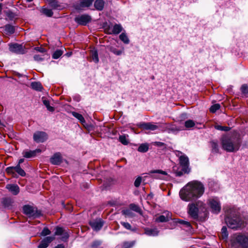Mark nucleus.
<instances>
[{"mask_svg": "<svg viewBox=\"0 0 248 248\" xmlns=\"http://www.w3.org/2000/svg\"><path fill=\"white\" fill-rule=\"evenodd\" d=\"M204 192L203 184L198 181L188 183L179 192L181 199L188 202L201 197Z\"/></svg>", "mask_w": 248, "mask_h": 248, "instance_id": "1", "label": "nucleus"}, {"mask_svg": "<svg viewBox=\"0 0 248 248\" xmlns=\"http://www.w3.org/2000/svg\"><path fill=\"white\" fill-rule=\"evenodd\" d=\"M222 148L227 152L233 153L238 151L242 144L240 134L233 131L223 135L220 139Z\"/></svg>", "mask_w": 248, "mask_h": 248, "instance_id": "2", "label": "nucleus"}, {"mask_svg": "<svg viewBox=\"0 0 248 248\" xmlns=\"http://www.w3.org/2000/svg\"><path fill=\"white\" fill-rule=\"evenodd\" d=\"M224 210L225 221L228 226L232 229L241 228L243 222L240 217V209L234 206H228Z\"/></svg>", "mask_w": 248, "mask_h": 248, "instance_id": "3", "label": "nucleus"}, {"mask_svg": "<svg viewBox=\"0 0 248 248\" xmlns=\"http://www.w3.org/2000/svg\"><path fill=\"white\" fill-rule=\"evenodd\" d=\"M206 212V205L202 201H199L195 203H190L188 205V214L194 219L198 218L199 215L202 213L205 215Z\"/></svg>", "mask_w": 248, "mask_h": 248, "instance_id": "4", "label": "nucleus"}, {"mask_svg": "<svg viewBox=\"0 0 248 248\" xmlns=\"http://www.w3.org/2000/svg\"><path fill=\"white\" fill-rule=\"evenodd\" d=\"M231 243L232 246L243 248L248 247V237L243 234L235 233L231 236Z\"/></svg>", "mask_w": 248, "mask_h": 248, "instance_id": "5", "label": "nucleus"}, {"mask_svg": "<svg viewBox=\"0 0 248 248\" xmlns=\"http://www.w3.org/2000/svg\"><path fill=\"white\" fill-rule=\"evenodd\" d=\"M174 153L179 158V164L182 167V170L185 173H188L190 171L188 157L186 155L179 151L176 150L174 151Z\"/></svg>", "mask_w": 248, "mask_h": 248, "instance_id": "6", "label": "nucleus"}, {"mask_svg": "<svg viewBox=\"0 0 248 248\" xmlns=\"http://www.w3.org/2000/svg\"><path fill=\"white\" fill-rule=\"evenodd\" d=\"M208 205L211 209V212L216 214H218L221 210V203L217 197H211L207 202Z\"/></svg>", "mask_w": 248, "mask_h": 248, "instance_id": "7", "label": "nucleus"}, {"mask_svg": "<svg viewBox=\"0 0 248 248\" xmlns=\"http://www.w3.org/2000/svg\"><path fill=\"white\" fill-rule=\"evenodd\" d=\"M8 46L9 50L13 53L18 54H24L27 52V49L21 44L10 43L9 44Z\"/></svg>", "mask_w": 248, "mask_h": 248, "instance_id": "8", "label": "nucleus"}, {"mask_svg": "<svg viewBox=\"0 0 248 248\" xmlns=\"http://www.w3.org/2000/svg\"><path fill=\"white\" fill-rule=\"evenodd\" d=\"M23 212L29 217H37L39 216V213L33 207L26 205L23 207Z\"/></svg>", "mask_w": 248, "mask_h": 248, "instance_id": "9", "label": "nucleus"}, {"mask_svg": "<svg viewBox=\"0 0 248 248\" xmlns=\"http://www.w3.org/2000/svg\"><path fill=\"white\" fill-rule=\"evenodd\" d=\"M47 138V134L43 131H36L33 135V139L37 143L44 142Z\"/></svg>", "mask_w": 248, "mask_h": 248, "instance_id": "10", "label": "nucleus"}, {"mask_svg": "<svg viewBox=\"0 0 248 248\" xmlns=\"http://www.w3.org/2000/svg\"><path fill=\"white\" fill-rule=\"evenodd\" d=\"M91 20V16L85 14L78 16L75 18L76 22L80 25H86L87 23L90 22Z\"/></svg>", "mask_w": 248, "mask_h": 248, "instance_id": "11", "label": "nucleus"}, {"mask_svg": "<svg viewBox=\"0 0 248 248\" xmlns=\"http://www.w3.org/2000/svg\"><path fill=\"white\" fill-rule=\"evenodd\" d=\"M93 0H80L79 2L74 4V7L78 10H82L85 7H88L92 5Z\"/></svg>", "mask_w": 248, "mask_h": 248, "instance_id": "12", "label": "nucleus"}, {"mask_svg": "<svg viewBox=\"0 0 248 248\" xmlns=\"http://www.w3.org/2000/svg\"><path fill=\"white\" fill-rule=\"evenodd\" d=\"M91 227L95 231L100 230L103 225V221L100 218L90 221L89 223Z\"/></svg>", "mask_w": 248, "mask_h": 248, "instance_id": "13", "label": "nucleus"}, {"mask_svg": "<svg viewBox=\"0 0 248 248\" xmlns=\"http://www.w3.org/2000/svg\"><path fill=\"white\" fill-rule=\"evenodd\" d=\"M138 126L143 129L151 131H154L159 127L157 125L155 124L152 123H142L138 124Z\"/></svg>", "mask_w": 248, "mask_h": 248, "instance_id": "14", "label": "nucleus"}, {"mask_svg": "<svg viewBox=\"0 0 248 248\" xmlns=\"http://www.w3.org/2000/svg\"><path fill=\"white\" fill-rule=\"evenodd\" d=\"M42 152L40 149H37L35 150H24L22 153L23 156L25 158H31L35 157L37 154Z\"/></svg>", "mask_w": 248, "mask_h": 248, "instance_id": "15", "label": "nucleus"}, {"mask_svg": "<svg viewBox=\"0 0 248 248\" xmlns=\"http://www.w3.org/2000/svg\"><path fill=\"white\" fill-rule=\"evenodd\" d=\"M50 7L54 9L61 10L65 8V5L59 3L57 0H46Z\"/></svg>", "mask_w": 248, "mask_h": 248, "instance_id": "16", "label": "nucleus"}, {"mask_svg": "<svg viewBox=\"0 0 248 248\" xmlns=\"http://www.w3.org/2000/svg\"><path fill=\"white\" fill-rule=\"evenodd\" d=\"M149 174H155L154 177L156 179H163L164 176L167 175V173L161 170H151L149 172Z\"/></svg>", "mask_w": 248, "mask_h": 248, "instance_id": "17", "label": "nucleus"}, {"mask_svg": "<svg viewBox=\"0 0 248 248\" xmlns=\"http://www.w3.org/2000/svg\"><path fill=\"white\" fill-rule=\"evenodd\" d=\"M50 162L55 165H60L62 162V157L60 153H55L50 159Z\"/></svg>", "mask_w": 248, "mask_h": 248, "instance_id": "18", "label": "nucleus"}, {"mask_svg": "<svg viewBox=\"0 0 248 248\" xmlns=\"http://www.w3.org/2000/svg\"><path fill=\"white\" fill-rule=\"evenodd\" d=\"M54 236H47L45 237L38 246V248H46L54 239Z\"/></svg>", "mask_w": 248, "mask_h": 248, "instance_id": "19", "label": "nucleus"}, {"mask_svg": "<svg viewBox=\"0 0 248 248\" xmlns=\"http://www.w3.org/2000/svg\"><path fill=\"white\" fill-rule=\"evenodd\" d=\"M72 114L74 117L78 119L85 127L88 128L89 130L90 129V126H89L86 124L84 117L81 114L74 111L72 112Z\"/></svg>", "mask_w": 248, "mask_h": 248, "instance_id": "20", "label": "nucleus"}, {"mask_svg": "<svg viewBox=\"0 0 248 248\" xmlns=\"http://www.w3.org/2000/svg\"><path fill=\"white\" fill-rule=\"evenodd\" d=\"M6 187L14 195H16L19 192V187L16 185L8 184L6 185Z\"/></svg>", "mask_w": 248, "mask_h": 248, "instance_id": "21", "label": "nucleus"}, {"mask_svg": "<svg viewBox=\"0 0 248 248\" xmlns=\"http://www.w3.org/2000/svg\"><path fill=\"white\" fill-rule=\"evenodd\" d=\"M1 203L4 208H10L12 206L13 201L10 198H4L1 200Z\"/></svg>", "mask_w": 248, "mask_h": 248, "instance_id": "22", "label": "nucleus"}, {"mask_svg": "<svg viewBox=\"0 0 248 248\" xmlns=\"http://www.w3.org/2000/svg\"><path fill=\"white\" fill-rule=\"evenodd\" d=\"M166 214V216L161 215L156 218V221L159 222H164L167 221L169 218H171V213L169 212L164 213Z\"/></svg>", "mask_w": 248, "mask_h": 248, "instance_id": "23", "label": "nucleus"}, {"mask_svg": "<svg viewBox=\"0 0 248 248\" xmlns=\"http://www.w3.org/2000/svg\"><path fill=\"white\" fill-rule=\"evenodd\" d=\"M119 141L124 145H127L129 143L128 135H122L119 136Z\"/></svg>", "mask_w": 248, "mask_h": 248, "instance_id": "24", "label": "nucleus"}, {"mask_svg": "<svg viewBox=\"0 0 248 248\" xmlns=\"http://www.w3.org/2000/svg\"><path fill=\"white\" fill-rule=\"evenodd\" d=\"M90 56L92 59V61H93L95 63H97L99 61L97 51L93 49L91 50L90 53Z\"/></svg>", "mask_w": 248, "mask_h": 248, "instance_id": "25", "label": "nucleus"}, {"mask_svg": "<svg viewBox=\"0 0 248 248\" xmlns=\"http://www.w3.org/2000/svg\"><path fill=\"white\" fill-rule=\"evenodd\" d=\"M123 30V27L120 24H115L112 29V33L118 34Z\"/></svg>", "mask_w": 248, "mask_h": 248, "instance_id": "26", "label": "nucleus"}, {"mask_svg": "<svg viewBox=\"0 0 248 248\" xmlns=\"http://www.w3.org/2000/svg\"><path fill=\"white\" fill-rule=\"evenodd\" d=\"M94 7L98 10H102L104 6V2L103 0H96L94 2Z\"/></svg>", "mask_w": 248, "mask_h": 248, "instance_id": "27", "label": "nucleus"}, {"mask_svg": "<svg viewBox=\"0 0 248 248\" xmlns=\"http://www.w3.org/2000/svg\"><path fill=\"white\" fill-rule=\"evenodd\" d=\"M148 150L149 145L148 143H142L140 144L138 149V151L140 153L147 152Z\"/></svg>", "mask_w": 248, "mask_h": 248, "instance_id": "28", "label": "nucleus"}, {"mask_svg": "<svg viewBox=\"0 0 248 248\" xmlns=\"http://www.w3.org/2000/svg\"><path fill=\"white\" fill-rule=\"evenodd\" d=\"M42 101L44 105L46 107L48 111L53 112L54 110V108L50 106L49 100L43 97L42 98Z\"/></svg>", "mask_w": 248, "mask_h": 248, "instance_id": "29", "label": "nucleus"}, {"mask_svg": "<svg viewBox=\"0 0 248 248\" xmlns=\"http://www.w3.org/2000/svg\"><path fill=\"white\" fill-rule=\"evenodd\" d=\"M15 171L19 175L23 177L26 175L25 171L21 168L20 165H17L14 167Z\"/></svg>", "mask_w": 248, "mask_h": 248, "instance_id": "30", "label": "nucleus"}, {"mask_svg": "<svg viewBox=\"0 0 248 248\" xmlns=\"http://www.w3.org/2000/svg\"><path fill=\"white\" fill-rule=\"evenodd\" d=\"M5 31L8 34H13L15 32V27L10 24L6 25L5 26Z\"/></svg>", "mask_w": 248, "mask_h": 248, "instance_id": "31", "label": "nucleus"}, {"mask_svg": "<svg viewBox=\"0 0 248 248\" xmlns=\"http://www.w3.org/2000/svg\"><path fill=\"white\" fill-rule=\"evenodd\" d=\"M119 38L125 44H128L129 43V39L125 32H122L119 35Z\"/></svg>", "mask_w": 248, "mask_h": 248, "instance_id": "32", "label": "nucleus"}, {"mask_svg": "<svg viewBox=\"0 0 248 248\" xmlns=\"http://www.w3.org/2000/svg\"><path fill=\"white\" fill-rule=\"evenodd\" d=\"M31 88L36 91H41L42 86L41 84L39 82H33L31 83Z\"/></svg>", "mask_w": 248, "mask_h": 248, "instance_id": "33", "label": "nucleus"}, {"mask_svg": "<svg viewBox=\"0 0 248 248\" xmlns=\"http://www.w3.org/2000/svg\"><path fill=\"white\" fill-rule=\"evenodd\" d=\"M228 233L226 227L223 226L221 230V237L223 239H226L228 238Z\"/></svg>", "mask_w": 248, "mask_h": 248, "instance_id": "34", "label": "nucleus"}, {"mask_svg": "<svg viewBox=\"0 0 248 248\" xmlns=\"http://www.w3.org/2000/svg\"><path fill=\"white\" fill-rule=\"evenodd\" d=\"M211 145L213 152L215 153L219 152V147L217 141H212L211 142Z\"/></svg>", "mask_w": 248, "mask_h": 248, "instance_id": "35", "label": "nucleus"}, {"mask_svg": "<svg viewBox=\"0 0 248 248\" xmlns=\"http://www.w3.org/2000/svg\"><path fill=\"white\" fill-rule=\"evenodd\" d=\"M145 233L148 235H156L158 233L156 229H146Z\"/></svg>", "mask_w": 248, "mask_h": 248, "instance_id": "36", "label": "nucleus"}, {"mask_svg": "<svg viewBox=\"0 0 248 248\" xmlns=\"http://www.w3.org/2000/svg\"><path fill=\"white\" fill-rule=\"evenodd\" d=\"M41 12L47 16H51L53 15V12L51 9L43 8H42Z\"/></svg>", "mask_w": 248, "mask_h": 248, "instance_id": "37", "label": "nucleus"}, {"mask_svg": "<svg viewBox=\"0 0 248 248\" xmlns=\"http://www.w3.org/2000/svg\"><path fill=\"white\" fill-rule=\"evenodd\" d=\"M241 91L244 95L247 96L248 94V85L247 84L242 85L241 87Z\"/></svg>", "mask_w": 248, "mask_h": 248, "instance_id": "38", "label": "nucleus"}, {"mask_svg": "<svg viewBox=\"0 0 248 248\" xmlns=\"http://www.w3.org/2000/svg\"><path fill=\"white\" fill-rule=\"evenodd\" d=\"M215 128L217 130L223 131H228L230 130V127L228 126H224L220 125H215Z\"/></svg>", "mask_w": 248, "mask_h": 248, "instance_id": "39", "label": "nucleus"}, {"mask_svg": "<svg viewBox=\"0 0 248 248\" xmlns=\"http://www.w3.org/2000/svg\"><path fill=\"white\" fill-rule=\"evenodd\" d=\"M63 53V51L61 49L56 50L53 54L52 58L54 59H58Z\"/></svg>", "mask_w": 248, "mask_h": 248, "instance_id": "40", "label": "nucleus"}, {"mask_svg": "<svg viewBox=\"0 0 248 248\" xmlns=\"http://www.w3.org/2000/svg\"><path fill=\"white\" fill-rule=\"evenodd\" d=\"M195 124V122L191 120H187L185 123V126L187 128H191L193 127Z\"/></svg>", "mask_w": 248, "mask_h": 248, "instance_id": "41", "label": "nucleus"}, {"mask_svg": "<svg viewBox=\"0 0 248 248\" xmlns=\"http://www.w3.org/2000/svg\"><path fill=\"white\" fill-rule=\"evenodd\" d=\"M133 242H125L123 244L122 248H131L134 245Z\"/></svg>", "mask_w": 248, "mask_h": 248, "instance_id": "42", "label": "nucleus"}, {"mask_svg": "<svg viewBox=\"0 0 248 248\" xmlns=\"http://www.w3.org/2000/svg\"><path fill=\"white\" fill-rule=\"evenodd\" d=\"M220 108V105L218 104H216L212 106L210 108V110L211 112L214 113L217 110L219 109Z\"/></svg>", "mask_w": 248, "mask_h": 248, "instance_id": "43", "label": "nucleus"}, {"mask_svg": "<svg viewBox=\"0 0 248 248\" xmlns=\"http://www.w3.org/2000/svg\"><path fill=\"white\" fill-rule=\"evenodd\" d=\"M64 230L61 227H57L56 228L55 235H61L63 233Z\"/></svg>", "mask_w": 248, "mask_h": 248, "instance_id": "44", "label": "nucleus"}, {"mask_svg": "<svg viewBox=\"0 0 248 248\" xmlns=\"http://www.w3.org/2000/svg\"><path fill=\"white\" fill-rule=\"evenodd\" d=\"M142 178L141 176H139L136 178L134 182V186L135 187H138L140 186L142 181Z\"/></svg>", "mask_w": 248, "mask_h": 248, "instance_id": "45", "label": "nucleus"}, {"mask_svg": "<svg viewBox=\"0 0 248 248\" xmlns=\"http://www.w3.org/2000/svg\"><path fill=\"white\" fill-rule=\"evenodd\" d=\"M50 232V230L47 227H45L42 231L41 234V235L45 236L49 234Z\"/></svg>", "mask_w": 248, "mask_h": 248, "instance_id": "46", "label": "nucleus"}, {"mask_svg": "<svg viewBox=\"0 0 248 248\" xmlns=\"http://www.w3.org/2000/svg\"><path fill=\"white\" fill-rule=\"evenodd\" d=\"M6 16L10 20H12L15 17V14L12 12L11 11H8L6 13Z\"/></svg>", "mask_w": 248, "mask_h": 248, "instance_id": "47", "label": "nucleus"}, {"mask_svg": "<svg viewBox=\"0 0 248 248\" xmlns=\"http://www.w3.org/2000/svg\"><path fill=\"white\" fill-rule=\"evenodd\" d=\"M176 222L177 223H180L181 224L185 225V226H186L187 227H190V223L187 222V221H184V220H181V219H178L176 221Z\"/></svg>", "mask_w": 248, "mask_h": 248, "instance_id": "48", "label": "nucleus"}, {"mask_svg": "<svg viewBox=\"0 0 248 248\" xmlns=\"http://www.w3.org/2000/svg\"><path fill=\"white\" fill-rule=\"evenodd\" d=\"M130 208L131 209H132L133 210H134L137 212H140V208H139V207L138 205L134 204H130Z\"/></svg>", "mask_w": 248, "mask_h": 248, "instance_id": "49", "label": "nucleus"}, {"mask_svg": "<svg viewBox=\"0 0 248 248\" xmlns=\"http://www.w3.org/2000/svg\"><path fill=\"white\" fill-rule=\"evenodd\" d=\"M121 223L123 225V226H124L125 229H126L127 230L131 229V226L129 223L125 222H121Z\"/></svg>", "mask_w": 248, "mask_h": 248, "instance_id": "50", "label": "nucleus"}, {"mask_svg": "<svg viewBox=\"0 0 248 248\" xmlns=\"http://www.w3.org/2000/svg\"><path fill=\"white\" fill-rule=\"evenodd\" d=\"M111 51L115 55H121L123 52V50H117L116 48H112L111 49Z\"/></svg>", "mask_w": 248, "mask_h": 248, "instance_id": "51", "label": "nucleus"}, {"mask_svg": "<svg viewBox=\"0 0 248 248\" xmlns=\"http://www.w3.org/2000/svg\"><path fill=\"white\" fill-rule=\"evenodd\" d=\"M33 58L35 61L38 62L42 61L44 59L42 56L40 55H35L33 57Z\"/></svg>", "mask_w": 248, "mask_h": 248, "instance_id": "52", "label": "nucleus"}, {"mask_svg": "<svg viewBox=\"0 0 248 248\" xmlns=\"http://www.w3.org/2000/svg\"><path fill=\"white\" fill-rule=\"evenodd\" d=\"M62 239L63 241L66 240L68 237H69V234L67 232H65V231L63 232V233H62Z\"/></svg>", "mask_w": 248, "mask_h": 248, "instance_id": "53", "label": "nucleus"}, {"mask_svg": "<svg viewBox=\"0 0 248 248\" xmlns=\"http://www.w3.org/2000/svg\"><path fill=\"white\" fill-rule=\"evenodd\" d=\"M15 167H8L6 169V171L9 173H14L15 171Z\"/></svg>", "mask_w": 248, "mask_h": 248, "instance_id": "54", "label": "nucleus"}, {"mask_svg": "<svg viewBox=\"0 0 248 248\" xmlns=\"http://www.w3.org/2000/svg\"><path fill=\"white\" fill-rule=\"evenodd\" d=\"M34 49L36 51L41 53H44L46 51V49L42 47H36Z\"/></svg>", "mask_w": 248, "mask_h": 248, "instance_id": "55", "label": "nucleus"}, {"mask_svg": "<svg viewBox=\"0 0 248 248\" xmlns=\"http://www.w3.org/2000/svg\"><path fill=\"white\" fill-rule=\"evenodd\" d=\"M100 242L98 241L93 242L92 244V247H97L100 245Z\"/></svg>", "mask_w": 248, "mask_h": 248, "instance_id": "56", "label": "nucleus"}, {"mask_svg": "<svg viewBox=\"0 0 248 248\" xmlns=\"http://www.w3.org/2000/svg\"><path fill=\"white\" fill-rule=\"evenodd\" d=\"M24 161V159L23 158H21V159H20L19 160H18V164L17 165H20V164L21 163H22Z\"/></svg>", "mask_w": 248, "mask_h": 248, "instance_id": "57", "label": "nucleus"}, {"mask_svg": "<svg viewBox=\"0 0 248 248\" xmlns=\"http://www.w3.org/2000/svg\"><path fill=\"white\" fill-rule=\"evenodd\" d=\"M129 211L128 210H124L123 211V212H124V214L126 215V214H128V212H129Z\"/></svg>", "mask_w": 248, "mask_h": 248, "instance_id": "58", "label": "nucleus"}, {"mask_svg": "<svg viewBox=\"0 0 248 248\" xmlns=\"http://www.w3.org/2000/svg\"><path fill=\"white\" fill-rule=\"evenodd\" d=\"M55 248H63V247L62 245H60L56 247Z\"/></svg>", "mask_w": 248, "mask_h": 248, "instance_id": "59", "label": "nucleus"}, {"mask_svg": "<svg viewBox=\"0 0 248 248\" xmlns=\"http://www.w3.org/2000/svg\"><path fill=\"white\" fill-rule=\"evenodd\" d=\"M67 54L68 56H70L71 55V53H67Z\"/></svg>", "mask_w": 248, "mask_h": 248, "instance_id": "60", "label": "nucleus"}, {"mask_svg": "<svg viewBox=\"0 0 248 248\" xmlns=\"http://www.w3.org/2000/svg\"><path fill=\"white\" fill-rule=\"evenodd\" d=\"M28 2L32 1L33 0H26Z\"/></svg>", "mask_w": 248, "mask_h": 248, "instance_id": "61", "label": "nucleus"}, {"mask_svg": "<svg viewBox=\"0 0 248 248\" xmlns=\"http://www.w3.org/2000/svg\"><path fill=\"white\" fill-rule=\"evenodd\" d=\"M109 205H113L114 204L113 203H111L110 202H109Z\"/></svg>", "mask_w": 248, "mask_h": 248, "instance_id": "62", "label": "nucleus"}]
</instances>
